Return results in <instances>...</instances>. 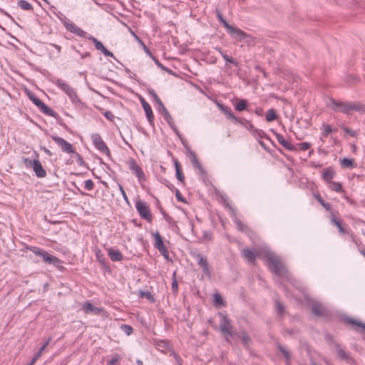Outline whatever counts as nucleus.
Segmentation results:
<instances>
[{"label":"nucleus","mask_w":365,"mask_h":365,"mask_svg":"<svg viewBox=\"0 0 365 365\" xmlns=\"http://www.w3.org/2000/svg\"><path fill=\"white\" fill-rule=\"evenodd\" d=\"M28 250H30L34 254L35 257V262H38L40 260H42L46 264L53 265L58 270L61 272H64L66 270V267L63 266V261L61 259L52 255H50L46 251L36 247H29L24 245V254L26 253L24 256H26V257H32V255L30 254L29 255L27 252L26 251Z\"/></svg>","instance_id":"obj_1"},{"label":"nucleus","mask_w":365,"mask_h":365,"mask_svg":"<svg viewBox=\"0 0 365 365\" xmlns=\"http://www.w3.org/2000/svg\"><path fill=\"white\" fill-rule=\"evenodd\" d=\"M329 106L336 112L349 114L351 111L365 112V106L360 103L346 102L336 101L334 98L329 100Z\"/></svg>","instance_id":"obj_2"},{"label":"nucleus","mask_w":365,"mask_h":365,"mask_svg":"<svg viewBox=\"0 0 365 365\" xmlns=\"http://www.w3.org/2000/svg\"><path fill=\"white\" fill-rule=\"evenodd\" d=\"M265 259L269 269L277 276H282L286 272L284 265L274 253L267 252Z\"/></svg>","instance_id":"obj_3"},{"label":"nucleus","mask_w":365,"mask_h":365,"mask_svg":"<svg viewBox=\"0 0 365 365\" xmlns=\"http://www.w3.org/2000/svg\"><path fill=\"white\" fill-rule=\"evenodd\" d=\"M217 17L219 21L227 29V31L232 37L237 38L238 41H242V40L249 36L248 34H247L242 30L230 25L228 22L223 18L222 14L219 11H217Z\"/></svg>","instance_id":"obj_4"},{"label":"nucleus","mask_w":365,"mask_h":365,"mask_svg":"<svg viewBox=\"0 0 365 365\" xmlns=\"http://www.w3.org/2000/svg\"><path fill=\"white\" fill-rule=\"evenodd\" d=\"M217 107L227 116L228 119L232 120L235 123H241L247 129L250 130L254 129L253 125L249 121L245 119H240L235 116L230 108L219 103H217Z\"/></svg>","instance_id":"obj_5"},{"label":"nucleus","mask_w":365,"mask_h":365,"mask_svg":"<svg viewBox=\"0 0 365 365\" xmlns=\"http://www.w3.org/2000/svg\"><path fill=\"white\" fill-rule=\"evenodd\" d=\"M24 165L26 168H31L36 176L38 178H43L47 175L46 170L43 167L40 160L37 159L30 160L24 158Z\"/></svg>","instance_id":"obj_6"},{"label":"nucleus","mask_w":365,"mask_h":365,"mask_svg":"<svg viewBox=\"0 0 365 365\" xmlns=\"http://www.w3.org/2000/svg\"><path fill=\"white\" fill-rule=\"evenodd\" d=\"M52 81L62 91H63L71 98V100L76 103L78 101V96L73 88L66 83L64 81L60 78H53Z\"/></svg>","instance_id":"obj_7"},{"label":"nucleus","mask_w":365,"mask_h":365,"mask_svg":"<svg viewBox=\"0 0 365 365\" xmlns=\"http://www.w3.org/2000/svg\"><path fill=\"white\" fill-rule=\"evenodd\" d=\"M232 329V326L230 324V320L226 315H223L220 324V330L225 334V339L227 341H230V337H234L237 335V332Z\"/></svg>","instance_id":"obj_8"},{"label":"nucleus","mask_w":365,"mask_h":365,"mask_svg":"<svg viewBox=\"0 0 365 365\" xmlns=\"http://www.w3.org/2000/svg\"><path fill=\"white\" fill-rule=\"evenodd\" d=\"M128 165L132 173L138 178L139 182L145 181V175L134 158H129Z\"/></svg>","instance_id":"obj_9"},{"label":"nucleus","mask_w":365,"mask_h":365,"mask_svg":"<svg viewBox=\"0 0 365 365\" xmlns=\"http://www.w3.org/2000/svg\"><path fill=\"white\" fill-rule=\"evenodd\" d=\"M153 236L154 237V247L155 249H157L160 253L164 257L165 259H168L169 258V253L168 251V249L166 246L164 244L163 237L160 235L158 232H155L153 234Z\"/></svg>","instance_id":"obj_10"},{"label":"nucleus","mask_w":365,"mask_h":365,"mask_svg":"<svg viewBox=\"0 0 365 365\" xmlns=\"http://www.w3.org/2000/svg\"><path fill=\"white\" fill-rule=\"evenodd\" d=\"M135 207L142 218L146 220L149 222H151L152 216L149 208L145 202L138 200L135 203Z\"/></svg>","instance_id":"obj_11"},{"label":"nucleus","mask_w":365,"mask_h":365,"mask_svg":"<svg viewBox=\"0 0 365 365\" xmlns=\"http://www.w3.org/2000/svg\"><path fill=\"white\" fill-rule=\"evenodd\" d=\"M195 258L197 260V264L201 267L203 273L207 277H211V272L210 269V266L207 262V257L203 256L200 253H197L194 255Z\"/></svg>","instance_id":"obj_12"},{"label":"nucleus","mask_w":365,"mask_h":365,"mask_svg":"<svg viewBox=\"0 0 365 365\" xmlns=\"http://www.w3.org/2000/svg\"><path fill=\"white\" fill-rule=\"evenodd\" d=\"M334 348L336 349L337 355L340 359L346 361V363L351 365L356 364V360L350 356L349 353L345 351L339 344H335Z\"/></svg>","instance_id":"obj_13"},{"label":"nucleus","mask_w":365,"mask_h":365,"mask_svg":"<svg viewBox=\"0 0 365 365\" xmlns=\"http://www.w3.org/2000/svg\"><path fill=\"white\" fill-rule=\"evenodd\" d=\"M93 144L96 148L102 154H105L108 158H110L111 154L110 150L102 138H93Z\"/></svg>","instance_id":"obj_14"},{"label":"nucleus","mask_w":365,"mask_h":365,"mask_svg":"<svg viewBox=\"0 0 365 365\" xmlns=\"http://www.w3.org/2000/svg\"><path fill=\"white\" fill-rule=\"evenodd\" d=\"M60 146L62 151L68 154H73L75 152L73 145L64 140V138H53Z\"/></svg>","instance_id":"obj_15"},{"label":"nucleus","mask_w":365,"mask_h":365,"mask_svg":"<svg viewBox=\"0 0 365 365\" xmlns=\"http://www.w3.org/2000/svg\"><path fill=\"white\" fill-rule=\"evenodd\" d=\"M258 255L259 252L257 250H252L248 248H244L242 250V256L252 264L255 262L256 257Z\"/></svg>","instance_id":"obj_16"},{"label":"nucleus","mask_w":365,"mask_h":365,"mask_svg":"<svg viewBox=\"0 0 365 365\" xmlns=\"http://www.w3.org/2000/svg\"><path fill=\"white\" fill-rule=\"evenodd\" d=\"M83 310L86 313H93L95 314H100L103 311L102 308L94 307L90 301H86L82 307Z\"/></svg>","instance_id":"obj_17"},{"label":"nucleus","mask_w":365,"mask_h":365,"mask_svg":"<svg viewBox=\"0 0 365 365\" xmlns=\"http://www.w3.org/2000/svg\"><path fill=\"white\" fill-rule=\"evenodd\" d=\"M108 255L113 262H119L123 259L122 253L118 250L113 248L107 249Z\"/></svg>","instance_id":"obj_18"},{"label":"nucleus","mask_w":365,"mask_h":365,"mask_svg":"<svg viewBox=\"0 0 365 365\" xmlns=\"http://www.w3.org/2000/svg\"><path fill=\"white\" fill-rule=\"evenodd\" d=\"M51 337L48 338L44 343L39 348V349L38 350V351L34 354V356H33L31 362L29 364H28L27 365H33L36 363V361L41 357V356L42 355L43 351L45 350V349L48 346L50 341H51Z\"/></svg>","instance_id":"obj_19"},{"label":"nucleus","mask_w":365,"mask_h":365,"mask_svg":"<svg viewBox=\"0 0 365 365\" xmlns=\"http://www.w3.org/2000/svg\"><path fill=\"white\" fill-rule=\"evenodd\" d=\"M311 310L312 313L317 317L324 315L327 311L319 302H314L311 306Z\"/></svg>","instance_id":"obj_20"},{"label":"nucleus","mask_w":365,"mask_h":365,"mask_svg":"<svg viewBox=\"0 0 365 365\" xmlns=\"http://www.w3.org/2000/svg\"><path fill=\"white\" fill-rule=\"evenodd\" d=\"M141 104L143 106V108L145 110V115L149 120L150 123H152V121L154 119V115L151 109L150 106L148 103H147L144 98H141L140 100Z\"/></svg>","instance_id":"obj_21"},{"label":"nucleus","mask_w":365,"mask_h":365,"mask_svg":"<svg viewBox=\"0 0 365 365\" xmlns=\"http://www.w3.org/2000/svg\"><path fill=\"white\" fill-rule=\"evenodd\" d=\"M66 27L68 31L81 37H83L86 34V31H84L83 30H82L73 24H66Z\"/></svg>","instance_id":"obj_22"},{"label":"nucleus","mask_w":365,"mask_h":365,"mask_svg":"<svg viewBox=\"0 0 365 365\" xmlns=\"http://www.w3.org/2000/svg\"><path fill=\"white\" fill-rule=\"evenodd\" d=\"M66 27L68 31L81 37H83L86 34V31H84L83 30H82L73 24H66Z\"/></svg>","instance_id":"obj_23"},{"label":"nucleus","mask_w":365,"mask_h":365,"mask_svg":"<svg viewBox=\"0 0 365 365\" xmlns=\"http://www.w3.org/2000/svg\"><path fill=\"white\" fill-rule=\"evenodd\" d=\"M277 140L284 148L291 151L297 150V145H295V144H292L289 140V138H277Z\"/></svg>","instance_id":"obj_24"},{"label":"nucleus","mask_w":365,"mask_h":365,"mask_svg":"<svg viewBox=\"0 0 365 365\" xmlns=\"http://www.w3.org/2000/svg\"><path fill=\"white\" fill-rule=\"evenodd\" d=\"M174 165H175V172H176V178L180 182L183 183L185 177H184L183 173L182 171L181 165L177 159L174 160Z\"/></svg>","instance_id":"obj_25"},{"label":"nucleus","mask_w":365,"mask_h":365,"mask_svg":"<svg viewBox=\"0 0 365 365\" xmlns=\"http://www.w3.org/2000/svg\"><path fill=\"white\" fill-rule=\"evenodd\" d=\"M40 110L43 112L44 114L51 116V117H56L57 114L56 113L51 109V108L48 107L43 102L38 107Z\"/></svg>","instance_id":"obj_26"},{"label":"nucleus","mask_w":365,"mask_h":365,"mask_svg":"<svg viewBox=\"0 0 365 365\" xmlns=\"http://www.w3.org/2000/svg\"><path fill=\"white\" fill-rule=\"evenodd\" d=\"M24 93L38 108L43 103L41 100L37 98L31 91H30L29 89L26 88H24Z\"/></svg>","instance_id":"obj_27"},{"label":"nucleus","mask_w":365,"mask_h":365,"mask_svg":"<svg viewBox=\"0 0 365 365\" xmlns=\"http://www.w3.org/2000/svg\"><path fill=\"white\" fill-rule=\"evenodd\" d=\"M335 175L334 171L331 168H326L323 170L322 178L328 183L331 182Z\"/></svg>","instance_id":"obj_28"},{"label":"nucleus","mask_w":365,"mask_h":365,"mask_svg":"<svg viewBox=\"0 0 365 365\" xmlns=\"http://www.w3.org/2000/svg\"><path fill=\"white\" fill-rule=\"evenodd\" d=\"M247 108V101L245 99H240V98H237L236 99V103L235 105V108L237 110V111H243V110H245Z\"/></svg>","instance_id":"obj_29"},{"label":"nucleus","mask_w":365,"mask_h":365,"mask_svg":"<svg viewBox=\"0 0 365 365\" xmlns=\"http://www.w3.org/2000/svg\"><path fill=\"white\" fill-rule=\"evenodd\" d=\"M274 302L278 315L282 317L285 314V308L283 303L278 299H275Z\"/></svg>","instance_id":"obj_30"},{"label":"nucleus","mask_w":365,"mask_h":365,"mask_svg":"<svg viewBox=\"0 0 365 365\" xmlns=\"http://www.w3.org/2000/svg\"><path fill=\"white\" fill-rule=\"evenodd\" d=\"M277 348H278L279 351L284 356L287 364H289V361H290L291 355H290V353L288 351V349L285 346H282V345H281L279 344L277 345Z\"/></svg>","instance_id":"obj_31"},{"label":"nucleus","mask_w":365,"mask_h":365,"mask_svg":"<svg viewBox=\"0 0 365 365\" xmlns=\"http://www.w3.org/2000/svg\"><path fill=\"white\" fill-rule=\"evenodd\" d=\"M331 222L332 224H334L336 227H337V228L339 229V231L341 232V233H345L346 232V230L345 229L342 227L341 225V220L339 219H336L334 215V213L331 212Z\"/></svg>","instance_id":"obj_32"},{"label":"nucleus","mask_w":365,"mask_h":365,"mask_svg":"<svg viewBox=\"0 0 365 365\" xmlns=\"http://www.w3.org/2000/svg\"><path fill=\"white\" fill-rule=\"evenodd\" d=\"M258 143L260 144V145L267 151L270 152L269 148L268 146V144H274V142L272 140V138H259L258 139Z\"/></svg>","instance_id":"obj_33"},{"label":"nucleus","mask_w":365,"mask_h":365,"mask_svg":"<svg viewBox=\"0 0 365 365\" xmlns=\"http://www.w3.org/2000/svg\"><path fill=\"white\" fill-rule=\"evenodd\" d=\"M165 120H166L168 122V123L170 125V126L175 130V134L177 135H178V137H180V133H178V131L177 130V129L175 128V125H174V122H173V118L172 116L170 115V114L168 113H166L165 115H163Z\"/></svg>","instance_id":"obj_34"},{"label":"nucleus","mask_w":365,"mask_h":365,"mask_svg":"<svg viewBox=\"0 0 365 365\" xmlns=\"http://www.w3.org/2000/svg\"><path fill=\"white\" fill-rule=\"evenodd\" d=\"M234 337L240 338L245 346H247L251 341L250 336L245 332H242V334L237 332V335L234 336Z\"/></svg>","instance_id":"obj_35"},{"label":"nucleus","mask_w":365,"mask_h":365,"mask_svg":"<svg viewBox=\"0 0 365 365\" xmlns=\"http://www.w3.org/2000/svg\"><path fill=\"white\" fill-rule=\"evenodd\" d=\"M277 115L276 113V110L273 108L269 109L265 115V119L268 122L273 121L277 119Z\"/></svg>","instance_id":"obj_36"},{"label":"nucleus","mask_w":365,"mask_h":365,"mask_svg":"<svg viewBox=\"0 0 365 365\" xmlns=\"http://www.w3.org/2000/svg\"><path fill=\"white\" fill-rule=\"evenodd\" d=\"M315 199L322 205L323 207H324L327 210H331L330 203L324 201L322 196L319 194H314Z\"/></svg>","instance_id":"obj_37"},{"label":"nucleus","mask_w":365,"mask_h":365,"mask_svg":"<svg viewBox=\"0 0 365 365\" xmlns=\"http://www.w3.org/2000/svg\"><path fill=\"white\" fill-rule=\"evenodd\" d=\"M329 184V187L331 190L337 192H343L342 185L340 182L331 181Z\"/></svg>","instance_id":"obj_38"},{"label":"nucleus","mask_w":365,"mask_h":365,"mask_svg":"<svg viewBox=\"0 0 365 365\" xmlns=\"http://www.w3.org/2000/svg\"><path fill=\"white\" fill-rule=\"evenodd\" d=\"M191 154H192V159H191V162H192V164L193 165L194 168H197L199 170H200L202 173H204L205 170L204 169L202 168V166L201 165L200 163L198 161V160L197 159V157L196 155H195V153H192L191 152Z\"/></svg>","instance_id":"obj_39"},{"label":"nucleus","mask_w":365,"mask_h":365,"mask_svg":"<svg viewBox=\"0 0 365 365\" xmlns=\"http://www.w3.org/2000/svg\"><path fill=\"white\" fill-rule=\"evenodd\" d=\"M72 155V157H74L76 158V162L78 164V165L86 167V163L83 160L82 156L78 153L75 151Z\"/></svg>","instance_id":"obj_40"},{"label":"nucleus","mask_w":365,"mask_h":365,"mask_svg":"<svg viewBox=\"0 0 365 365\" xmlns=\"http://www.w3.org/2000/svg\"><path fill=\"white\" fill-rule=\"evenodd\" d=\"M354 164V160L350 158H343L341 160V165L342 168H353Z\"/></svg>","instance_id":"obj_41"},{"label":"nucleus","mask_w":365,"mask_h":365,"mask_svg":"<svg viewBox=\"0 0 365 365\" xmlns=\"http://www.w3.org/2000/svg\"><path fill=\"white\" fill-rule=\"evenodd\" d=\"M139 296L140 297H145L147 299H148L150 302H154L155 299L153 296L151 294V293L148 291H139Z\"/></svg>","instance_id":"obj_42"},{"label":"nucleus","mask_w":365,"mask_h":365,"mask_svg":"<svg viewBox=\"0 0 365 365\" xmlns=\"http://www.w3.org/2000/svg\"><path fill=\"white\" fill-rule=\"evenodd\" d=\"M323 135H328L329 134H336L337 129H333L329 125H323Z\"/></svg>","instance_id":"obj_43"},{"label":"nucleus","mask_w":365,"mask_h":365,"mask_svg":"<svg viewBox=\"0 0 365 365\" xmlns=\"http://www.w3.org/2000/svg\"><path fill=\"white\" fill-rule=\"evenodd\" d=\"M148 92L149 94L153 98L156 103L159 106V108L164 105L154 90L150 89L148 91Z\"/></svg>","instance_id":"obj_44"},{"label":"nucleus","mask_w":365,"mask_h":365,"mask_svg":"<svg viewBox=\"0 0 365 365\" xmlns=\"http://www.w3.org/2000/svg\"><path fill=\"white\" fill-rule=\"evenodd\" d=\"M234 222L236 224L238 230L241 232H246L249 230L248 227L244 225L239 219L236 218Z\"/></svg>","instance_id":"obj_45"},{"label":"nucleus","mask_w":365,"mask_h":365,"mask_svg":"<svg viewBox=\"0 0 365 365\" xmlns=\"http://www.w3.org/2000/svg\"><path fill=\"white\" fill-rule=\"evenodd\" d=\"M89 38L92 40L93 43L95 45L96 48L102 52V51L105 48V46L103 45V43L101 41H99L97 38L93 36H91Z\"/></svg>","instance_id":"obj_46"},{"label":"nucleus","mask_w":365,"mask_h":365,"mask_svg":"<svg viewBox=\"0 0 365 365\" xmlns=\"http://www.w3.org/2000/svg\"><path fill=\"white\" fill-rule=\"evenodd\" d=\"M341 128L344 131V135H349L351 137H353V136L357 135L356 131L350 128L346 127L344 125H341Z\"/></svg>","instance_id":"obj_47"},{"label":"nucleus","mask_w":365,"mask_h":365,"mask_svg":"<svg viewBox=\"0 0 365 365\" xmlns=\"http://www.w3.org/2000/svg\"><path fill=\"white\" fill-rule=\"evenodd\" d=\"M120 329L127 336H130L133 332V327L128 324H122Z\"/></svg>","instance_id":"obj_48"},{"label":"nucleus","mask_w":365,"mask_h":365,"mask_svg":"<svg viewBox=\"0 0 365 365\" xmlns=\"http://www.w3.org/2000/svg\"><path fill=\"white\" fill-rule=\"evenodd\" d=\"M222 58H224V60L225 61H227L228 63H232L235 66H239V63L237 61H235L233 58L230 57L226 53L225 54H222Z\"/></svg>","instance_id":"obj_49"},{"label":"nucleus","mask_w":365,"mask_h":365,"mask_svg":"<svg viewBox=\"0 0 365 365\" xmlns=\"http://www.w3.org/2000/svg\"><path fill=\"white\" fill-rule=\"evenodd\" d=\"M297 148V150H307L309 148L310 144L309 143H297L295 144Z\"/></svg>","instance_id":"obj_50"},{"label":"nucleus","mask_w":365,"mask_h":365,"mask_svg":"<svg viewBox=\"0 0 365 365\" xmlns=\"http://www.w3.org/2000/svg\"><path fill=\"white\" fill-rule=\"evenodd\" d=\"M94 183L92 180L88 179L84 182V187L86 190H91L93 189Z\"/></svg>","instance_id":"obj_51"},{"label":"nucleus","mask_w":365,"mask_h":365,"mask_svg":"<svg viewBox=\"0 0 365 365\" xmlns=\"http://www.w3.org/2000/svg\"><path fill=\"white\" fill-rule=\"evenodd\" d=\"M175 197L178 201L182 202H186L185 198L181 195L180 190L178 189H175Z\"/></svg>","instance_id":"obj_52"},{"label":"nucleus","mask_w":365,"mask_h":365,"mask_svg":"<svg viewBox=\"0 0 365 365\" xmlns=\"http://www.w3.org/2000/svg\"><path fill=\"white\" fill-rule=\"evenodd\" d=\"M172 289H173V292L175 294H177L178 291V283L177 279H175V277H173V282H172Z\"/></svg>","instance_id":"obj_53"},{"label":"nucleus","mask_w":365,"mask_h":365,"mask_svg":"<svg viewBox=\"0 0 365 365\" xmlns=\"http://www.w3.org/2000/svg\"><path fill=\"white\" fill-rule=\"evenodd\" d=\"M325 339L330 346H334L335 347V344H338L334 341L333 336L330 334L326 335Z\"/></svg>","instance_id":"obj_54"},{"label":"nucleus","mask_w":365,"mask_h":365,"mask_svg":"<svg viewBox=\"0 0 365 365\" xmlns=\"http://www.w3.org/2000/svg\"><path fill=\"white\" fill-rule=\"evenodd\" d=\"M214 300L215 304H223V299L222 296L219 294H215L214 295Z\"/></svg>","instance_id":"obj_55"},{"label":"nucleus","mask_w":365,"mask_h":365,"mask_svg":"<svg viewBox=\"0 0 365 365\" xmlns=\"http://www.w3.org/2000/svg\"><path fill=\"white\" fill-rule=\"evenodd\" d=\"M104 115L108 120L110 121H113L115 119V115L111 111H106Z\"/></svg>","instance_id":"obj_56"},{"label":"nucleus","mask_w":365,"mask_h":365,"mask_svg":"<svg viewBox=\"0 0 365 365\" xmlns=\"http://www.w3.org/2000/svg\"><path fill=\"white\" fill-rule=\"evenodd\" d=\"M171 355L173 356L174 359H175L178 365H182V359L180 357L178 354H177L175 352H172Z\"/></svg>","instance_id":"obj_57"},{"label":"nucleus","mask_w":365,"mask_h":365,"mask_svg":"<svg viewBox=\"0 0 365 365\" xmlns=\"http://www.w3.org/2000/svg\"><path fill=\"white\" fill-rule=\"evenodd\" d=\"M119 189H120V193H121L123 199L125 200V202H127L128 203V198L127 197V195H126L125 191L123 189V186L119 185Z\"/></svg>","instance_id":"obj_58"},{"label":"nucleus","mask_w":365,"mask_h":365,"mask_svg":"<svg viewBox=\"0 0 365 365\" xmlns=\"http://www.w3.org/2000/svg\"><path fill=\"white\" fill-rule=\"evenodd\" d=\"M119 357L118 356H115L113 357L110 360L108 361L107 365H115V364L118 361Z\"/></svg>","instance_id":"obj_59"},{"label":"nucleus","mask_w":365,"mask_h":365,"mask_svg":"<svg viewBox=\"0 0 365 365\" xmlns=\"http://www.w3.org/2000/svg\"><path fill=\"white\" fill-rule=\"evenodd\" d=\"M130 32L140 45H143V41L130 29Z\"/></svg>","instance_id":"obj_60"},{"label":"nucleus","mask_w":365,"mask_h":365,"mask_svg":"<svg viewBox=\"0 0 365 365\" xmlns=\"http://www.w3.org/2000/svg\"><path fill=\"white\" fill-rule=\"evenodd\" d=\"M102 53L106 56H108V57H113V53L112 52H110V51H108L107 48H104L103 51H102Z\"/></svg>","instance_id":"obj_61"},{"label":"nucleus","mask_w":365,"mask_h":365,"mask_svg":"<svg viewBox=\"0 0 365 365\" xmlns=\"http://www.w3.org/2000/svg\"><path fill=\"white\" fill-rule=\"evenodd\" d=\"M159 112L161 113L162 115H165L166 113H168V110L166 109L165 106L159 108Z\"/></svg>","instance_id":"obj_62"},{"label":"nucleus","mask_w":365,"mask_h":365,"mask_svg":"<svg viewBox=\"0 0 365 365\" xmlns=\"http://www.w3.org/2000/svg\"><path fill=\"white\" fill-rule=\"evenodd\" d=\"M32 9L31 4L24 1V10H30Z\"/></svg>","instance_id":"obj_63"},{"label":"nucleus","mask_w":365,"mask_h":365,"mask_svg":"<svg viewBox=\"0 0 365 365\" xmlns=\"http://www.w3.org/2000/svg\"><path fill=\"white\" fill-rule=\"evenodd\" d=\"M262 112H263V110H262V108H257V109H256V110H255V113H256L258 115H262Z\"/></svg>","instance_id":"obj_64"}]
</instances>
